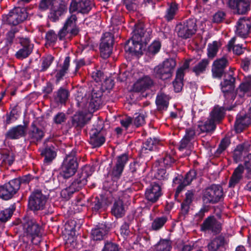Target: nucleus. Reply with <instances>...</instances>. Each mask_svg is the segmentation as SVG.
I'll use <instances>...</instances> for the list:
<instances>
[{
	"mask_svg": "<svg viewBox=\"0 0 251 251\" xmlns=\"http://www.w3.org/2000/svg\"><path fill=\"white\" fill-rule=\"evenodd\" d=\"M103 92L104 91L101 86H97L92 89L89 99L82 96H77L75 97L76 105L82 109L88 107L94 111L97 110L102 104L101 97Z\"/></svg>",
	"mask_w": 251,
	"mask_h": 251,
	"instance_id": "1",
	"label": "nucleus"
},
{
	"mask_svg": "<svg viewBox=\"0 0 251 251\" xmlns=\"http://www.w3.org/2000/svg\"><path fill=\"white\" fill-rule=\"evenodd\" d=\"M176 65L175 59H166L162 63L154 68L153 75L156 78L163 80H167L172 76Z\"/></svg>",
	"mask_w": 251,
	"mask_h": 251,
	"instance_id": "2",
	"label": "nucleus"
},
{
	"mask_svg": "<svg viewBox=\"0 0 251 251\" xmlns=\"http://www.w3.org/2000/svg\"><path fill=\"white\" fill-rule=\"evenodd\" d=\"M27 17L25 8L17 7L11 10L8 14L2 15V21L5 24L16 26L24 22Z\"/></svg>",
	"mask_w": 251,
	"mask_h": 251,
	"instance_id": "3",
	"label": "nucleus"
},
{
	"mask_svg": "<svg viewBox=\"0 0 251 251\" xmlns=\"http://www.w3.org/2000/svg\"><path fill=\"white\" fill-rule=\"evenodd\" d=\"M234 69L230 67L229 73H226L224 76V80L220 83L221 89L224 96L226 99H231L234 100L235 98V78L233 76Z\"/></svg>",
	"mask_w": 251,
	"mask_h": 251,
	"instance_id": "4",
	"label": "nucleus"
},
{
	"mask_svg": "<svg viewBox=\"0 0 251 251\" xmlns=\"http://www.w3.org/2000/svg\"><path fill=\"white\" fill-rule=\"evenodd\" d=\"M196 22L195 19L189 18L177 24L175 29L177 36L183 39L191 38L197 32Z\"/></svg>",
	"mask_w": 251,
	"mask_h": 251,
	"instance_id": "5",
	"label": "nucleus"
},
{
	"mask_svg": "<svg viewBox=\"0 0 251 251\" xmlns=\"http://www.w3.org/2000/svg\"><path fill=\"white\" fill-rule=\"evenodd\" d=\"M77 17L75 14H72L68 17L63 26L58 32V38L60 41L65 39L67 34H70L71 36H75L79 32V28L76 25Z\"/></svg>",
	"mask_w": 251,
	"mask_h": 251,
	"instance_id": "6",
	"label": "nucleus"
},
{
	"mask_svg": "<svg viewBox=\"0 0 251 251\" xmlns=\"http://www.w3.org/2000/svg\"><path fill=\"white\" fill-rule=\"evenodd\" d=\"M114 38L112 33L105 32L100 39L99 49L100 56L104 59L109 58L112 52Z\"/></svg>",
	"mask_w": 251,
	"mask_h": 251,
	"instance_id": "7",
	"label": "nucleus"
},
{
	"mask_svg": "<svg viewBox=\"0 0 251 251\" xmlns=\"http://www.w3.org/2000/svg\"><path fill=\"white\" fill-rule=\"evenodd\" d=\"M47 200V197L41 191L36 190L32 193L28 200V207L34 211L43 210Z\"/></svg>",
	"mask_w": 251,
	"mask_h": 251,
	"instance_id": "8",
	"label": "nucleus"
},
{
	"mask_svg": "<svg viewBox=\"0 0 251 251\" xmlns=\"http://www.w3.org/2000/svg\"><path fill=\"white\" fill-rule=\"evenodd\" d=\"M223 196L222 187L219 185L214 184L205 190L203 200L206 203H216L220 201Z\"/></svg>",
	"mask_w": 251,
	"mask_h": 251,
	"instance_id": "9",
	"label": "nucleus"
},
{
	"mask_svg": "<svg viewBox=\"0 0 251 251\" xmlns=\"http://www.w3.org/2000/svg\"><path fill=\"white\" fill-rule=\"evenodd\" d=\"M20 46L14 56L19 60L27 58L32 52L34 44L28 38H22L19 41Z\"/></svg>",
	"mask_w": 251,
	"mask_h": 251,
	"instance_id": "10",
	"label": "nucleus"
},
{
	"mask_svg": "<svg viewBox=\"0 0 251 251\" xmlns=\"http://www.w3.org/2000/svg\"><path fill=\"white\" fill-rule=\"evenodd\" d=\"M22 225L25 235L32 238L40 235L41 227L35 220L29 217H25L23 220Z\"/></svg>",
	"mask_w": 251,
	"mask_h": 251,
	"instance_id": "11",
	"label": "nucleus"
},
{
	"mask_svg": "<svg viewBox=\"0 0 251 251\" xmlns=\"http://www.w3.org/2000/svg\"><path fill=\"white\" fill-rule=\"evenodd\" d=\"M20 189V181L12 179L0 186V198L4 200L11 199Z\"/></svg>",
	"mask_w": 251,
	"mask_h": 251,
	"instance_id": "12",
	"label": "nucleus"
},
{
	"mask_svg": "<svg viewBox=\"0 0 251 251\" xmlns=\"http://www.w3.org/2000/svg\"><path fill=\"white\" fill-rule=\"evenodd\" d=\"M87 181L86 175L84 176L83 174H77L76 178L72 182L71 185L69 187L61 191V196L65 199L69 198L70 196L75 191H78L84 186L86 184Z\"/></svg>",
	"mask_w": 251,
	"mask_h": 251,
	"instance_id": "13",
	"label": "nucleus"
},
{
	"mask_svg": "<svg viewBox=\"0 0 251 251\" xmlns=\"http://www.w3.org/2000/svg\"><path fill=\"white\" fill-rule=\"evenodd\" d=\"M132 33L133 35L131 38L143 42L145 43V46L148 44L151 38V29H146L144 24L142 23L135 24Z\"/></svg>",
	"mask_w": 251,
	"mask_h": 251,
	"instance_id": "14",
	"label": "nucleus"
},
{
	"mask_svg": "<svg viewBox=\"0 0 251 251\" xmlns=\"http://www.w3.org/2000/svg\"><path fill=\"white\" fill-rule=\"evenodd\" d=\"M228 64L229 62L226 55L215 60L213 63L212 68L213 77L221 79L226 73H229V71H225V69Z\"/></svg>",
	"mask_w": 251,
	"mask_h": 251,
	"instance_id": "15",
	"label": "nucleus"
},
{
	"mask_svg": "<svg viewBox=\"0 0 251 251\" xmlns=\"http://www.w3.org/2000/svg\"><path fill=\"white\" fill-rule=\"evenodd\" d=\"M143 45H145L143 42L131 38L126 42L124 49L126 52L132 55L138 56L143 54Z\"/></svg>",
	"mask_w": 251,
	"mask_h": 251,
	"instance_id": "16",
	"label": "nucleus"
},
{
	"mask_svg": "<svg viewBox=\"0 0 251 251\" xmlns=\"http://www.w3.org/2000/svg\"><path fill=\"white\" fill-rule=\"evenodd\" d=\"M91 2L90 0H72L69 7V12H74L83 14L88 13L91 9Z\"/></svg>",
	"mask_w": 251,
	"mask_h": 251,
	"instance_id": "17",
	"label": "nucleus"
},
{
	"mask_svg": "<svg viewBox=\"0 0 251 251\" xmlns=\"http://www.w3.org/2000/svg\"><path fill=\"white\" fill-rule=\"evenodd\" d=\"M201 228L202 231L217 234L221 231L222 225L214 216H209L203 221Z\"/></svg>",
	"mask_w": 251,
	"mask_h": 251,
	"instance_id": "18",
	"label": "nucleus"
},
{
	"mask_svg": "<svg viewBox=\"0 0 251 251\" xmlns=\"http://www.w3.org/2000/svg\"><path fill=\"white\" fill-rule=\"evenodd\" d=\"M76 151L73 150L68 154L66 155V163L63 162L62 173H76L78 168V163L75 158Z\"/></svg>",
	"mask_w": 251,
	"mask_h": 251,
	"instance_id": "19",
	"label": "nucleus"
},
{
	"mask_svg": "<svg viewBox=\"0 0 251 251\" xmlns=\"http://www.w3.org/2000/svg\"><path fill=\"white\" fill-rule=\"evenodd\" d=\"M236 34L243 38H246L251 31V25L249 19L245 17L240 18L236 23Z\"/></svg>",
	"mask_w": 251,
	"mask_h": 251,
	"instance_id": "20",
	"label": "nucleus"
},
{
	"mask_svg": "<svg viewBox=\"0 0 251 251\" xmlns=\"http://www.w3.org/2000/svg\"><path fill=\"white\" fill-rule=\"evenodd\" d=\"M67 10V5L65 0H59L58 5L51 7L48 16L50 20L53 22L58 21L59 17Z\"/></svg>",
	"mask_w": 251,
	"mask_h": 251,
	"instance_id": "21",
	"label": "nucleus"
},
{
	"mask_svg": "<svg viewBox=\"0 0 251 251\" xmlns=\"http://www.w3.org/2000/svg\"><path fill=\"white\" fill-rule=\"evenodd\" d=\"M162 194L160 186L154 183L147 189L145 196L148 201L154 203L158 201Z\"/></svg>",
	"mask_w": 251,
	"mask_h": 251,
	"instance_id": "22",
	"label": "nucleus"
},
{
	"mask_svg": "<svg viewBox=\"0 0 251 251\" xmlns=\"http://www.w3.org/2000/svg\"><path fill=\"white\" fill-rule=\"evenodd\" d=\"M193 179L191 174H177V176L173 179V183L178 184L176 190V194L178 195L183 188L189 185Z\"/></svg>",
	"mask_w": 251,
	"mask_h": 251,
	"instance_id": "23",
	"label": "nucleus"
},
{
	"mask_svg": "<svg viewBox=\"0 0 251 251\" xmlns=\"http://www.w3.org/2000/svg\"><path fill=\"white\" fill-rule=\"evenodd\" d=\"M71 57L67 56L65 58L63 63L60 64V69L54 70L55 83L58 84L60 81L63 79V77L68 74L70 66Z\"/></svg>",
	"mask_w": 251,
	"mask_h": 251,
	"instance_id": "24",
	"label": "nucleus"
},
{
	"mask_svg": "<svg viewBox=\"0 0 251 251\" xmlns=\"http://www.w3.org/2000/svg\"><path fill=\"white\" fill-rule=\"evenodd\" d=\"M31 129L28 132V138L30 143L37 144L42 140L45 136L44 131L37 127L36 122H33L31 125Z\"/></svg>",
	"mask_w": 251,
	"mask_h": 251,
	"instance_id": "25",
	"label": "nucleus"
},
{
	"mask_svg": "<svg viewBox=\"0 0 251 251\" xmlns=\"http://www.w3.org/2000/svg\"><path fill=\"white\" fill-rule=\"evenodd\" d=\"M153 85V81L149 75H144L139 78L133 85V90L140 92L150 89Z\"/></svg>",
	"mask_w": 251,
	"mask_h": 251,
	"instance_id": "26",
	"label": "nucleus"
},
{
	"mask_svg": "<svg viewBox=\"0 0 251 251\" xmlns=\"http://www.w3.org/2000/svg\"><path fill=\"white\" fill-rule=\"evenodd\" d=\"M250 147L248 143H243L236 146L232 154L233 159L236 163L241 161L242 158L247 155Z\"/></svg>",
	"mask_w": 251,
	"mask_h": 251,
	"instance_id": "27",
	"label": "nucleus"
},
{
	"mask_svg": "<svg viewBox=\"0 0 251 251\" xmlns=\"http://www.w3.org/2000/svg\"><path fill=\"white\" fill-rule=\"evenodd\" d=\"M175 161V160L170 155L166 154L155 164V167H157V171L158 172H166L171 167L176 168V165L174 164Z\"/></svg>",
	"mask_w": 251,
	"mask_h": 251,
	"instance_id": "28",
	"label": "nucleus"
},
{
	"mask_svg": "<svg viewBox=\"0 0 251 251\" xmlns=\"http://www.w3.org/2000/svg\"><path fill=\"white\" fill-rule=\"evenodd\" d=\"M231 108H226L224 106L215 105L210 113V120L215 124H219L224 119L226 111L230 110Z\"/></svg>",
	"mask_w": 251,
	"mask_h": 251,
	"instance_id": "29",
	"label": "nucleus"
},
{
	"mask_svg": "<svg viewBox=\"0 0 251 251\" xmlns=\"http://www.w3.org/2000/svg\"><path fill=\"white\" fill-rule=\"evenodd\" d=\"M170 97L163 92L157 94L155 99L156 109L160 113L166 111L169 105Z\"/></svg>",
	"mask_w": 251,
	"mask_h": 251,
	"instance_id": "30",
	"label": "nucleus"
},
{
	"mask_svg": "<svg viewBox=\"0 0 251 251\" xmlns=\"http://www.w3.org/2000/svg\"><path fill=\"white\" fill-rule=\"evenodd\" d=\"M25 135V126L17 125L10 128L5 134L7 139H18Z\"/></svg>",
	"mask_w": 251,
	"mask_h": 251,
	"instance_id": "31",
	"label": "nucleus"
},
{
	"mask_svg": "<svg viewBox=\"0 0 251 251\" xmlns=\"http://www.w3.org/2000/svg\"><path fill=\"white\" fill-rule=\"evenodd\" d=\"M121 174H107L103 183V188L107 190L114 191L117 189L118 180Z\"/></svg>",
	"mask_w": 251,
	"mask_h": 251,
	"instance_id": "32",
	"label": "nucleus"
},
{
	"mask_svg": "<svg viewBox=\"0 0 251 251\" xmlns=\"http://www.w3.org/2000/svg\"><path fill=\"white\" fill-rule=\"evenodd\" d=\"M70 96L69 91L63 87H60L57 91L53 93V98L57 104H65Z\"/></svg>",
	"mask_w": 251,
	"mask_h": 251,
	"instance_id": "33",
	"label": "nucleus"
},
{
	"mask_svg": "<svg viewBox=\"0 0 251 251\" xmlns=\"http://www.w3.org/2000/svg\"><path fill=\"white\" fill-rule=\"evenodd\" d=\"M108 228L105 224H100L92 230L91 234L94 240H101L108 233Z\"/></svg>",
	"mask_w": 251,
	"mask_h": 251,
	"instance_id": "34",
	"label": "nucleus"
},
{
	"mask_svg": "<svg viewBox=\"0 0 251 251\" xmlns=\"http://www.w3.org/2000/svg\"><path fill=\"white\" fill-rule=\"evenodd\" d=\"M86 124V117L82 112L76 113L71 117V127L81 129Z\"/></svg>",
	"mask_w": 251,
	"mask_h": 251,
	"instance_id": "35",
	"label": "nucleus"
},
{
	"mask_svg": "<svg viewBox=\"0 0 251 251\" xmlns=\"http://www.w3.org/2000/svg\"><path fill=\"white\" fill-rule=\"evenodd\" d=\"M159 142V140L155 138L152 139L151 138H148L143 143L141 149L140 150V154L144 155V154L148 153V151H152L156 148V146Z\"/></svg>",
	"mask_w": 251,
	"mask_h": 251,
	"instance_id": "36",
	"label": "nucleus"
},
{
	"mask_svg": "<svg viewBox=\"0 0 251 251\" xmlns=\"http://www.w3.org/2000/svg\"><path fill=\"white\" fill-rule=\"evenodd\" d=\"M53 148L47 147L41 151V155L45 157L44 160V166L50 163L56 156V153L53 150Z\"/></svg>",
	"mask_w": 251,
	"mask_h": 251,
	"instance_id": "37",
	"label": "nucleus"
},
{
	"mask_svg": "<svg viewBox=\"0 0 251 251\" xmlns=\"http://www.w3.org/2000/svg\"><path fill=\"white\" fill-rule=\"evenodd\" d=\"M128 160V157L126 153H123L118 156L112 173H122Z\"/></svg>",
	"mask_w": 251,
	"mask_h": 251,
	"instance_id": "38",
	"label": "nucleus"
},
{
	"mask_svg": "<svg viewBox=\"0 0 251 251\" xmlns=\"http://www.w3.org/2000/svg\"><path fill=\"white\" fill-rule=\"evenodd\" d=\"M251 10L250 2L248 0H242L233 10L234 13L238 15H245Z\"/></svg>",
	"mask_w": 251,
	"mask_h": 251,
	"instance_id": "39",
	"label": "nucleus"
},
{
	"mask_svg": "<svg viewBox=\"0 0 251 251\" xmlns=\"http://www.w3.org/2000/svg\"><path fill=\"white\" fill-rule=\"evenodd\" d=\"M225 244V238L221 236H217L213 239L207 245L209 251H217L218 250Z\"/></svg>",
	"mask_w": 251,
	"mask_h": 251,
	"instance_id": "40",
	"label": "nucleus"
},
{
	"mask_svg": "<svg viewBox=\"0 0 251 251\" xmlns=\"http://www.w3.org/2000/svg\"><path fill=\"white\" fill-rule=\"evenodd\" d=\"M198 126L201 132L207 133L213 131L216 127V124L210 119L207 120L204 123L202 122L199 123Z\"/></svg>",
	"mask_w": 251,
	"mask_h": 251,
	"instance_id": "41",
	"label": "nucleus"
},
{
	"mask_svg": "<svg viewBox=\"0 0 251 251\" xmlns=\"http://www.w3.org/2000/svg\"><path fill=\"white\" fill-rule=\"evenodd\" d=\"M245 169L246 170L247 173H251V153L247 155L244 165L240 164L233 173H243Z\"/></svg>",
	"mask_w": 251,
	"mask_h": 251,
	"instance_id": "42",
	"label": "nucleus"
},
{
	"mask_svg": "<svg viewBox=\"0 0 251 251\" xmlns=\"http://www.w3.org/2000/svg\"><path fill=\"white\" fill-rule=\"evenodd\" d=\"M112 213L116 217H122L125 212L123 201L121 200L116 201L111 209Z\"/></svg>",
	"mask_w": 251,
	"mask_h": 251,
	"instance_id": "43",
	"label": "nucleus"
},
{
	"mask_svg": "<svg viewBox=\"0 0 251 251\" xmlns=\"http://www.w3.org/2000/svg\"><path fill=\"white\" fill-rule=\"evenodd\" d=\"M208 64V59H203L193 67L192 71L196 76H199L205 72Z\"/></svg>",
	"mask_w": 251,
	"mask_h": 251,
	"instance_id": "44",
	"label": "nucleus"
},
{
	"mask_svg": "<svg viewBox=\"0 0 251 251\" xmlns=\"http://www.w3.org/2000/svg\"><path fill=\"white\" fill-rule=\"evenodd\" d=\"M177 10L178 4L176 2H171L169 8L166 10L164 18L167 21H171L174 18Z\"/></svg>",
	"mask_w": 251,
	"mask_h": 251,
	"instance_id": "45",
	"label": "nucleus"
},
{
	"mask_svg": "<svg viewBox=\"0 0 251 251\" xmlns=\"http://www.w3.org/2000/svg\"><path fill=\"white\" fill-rule=\"evenodd\" d=\"M167 220L168 219L166 216L156 217L151 223V229L155 231L159 230L163 227Z\"/></svg>",
	"mask_w": 251,
	"mask_h": 251,
	"instance_id": "46",
	"label": "nucleus"
},
{
	"mask_svg": "<svg viewBox=\"0 0 251 251\" xmlns=\"http://www.w3.org/2000/svg\"><path fill=\"white\" fill-rule=\"evenodd\" d=\"M230 144V140L227 137H226L223 138L219 146L218 149L216 150L214 153V156L215 157H218L220 155L225 151L226 148L229 146Z\"/></svg>",
	"mask_w": 251,
	"mask_h": 251,
	"instance_id": "47",
	"label": "nucleus"
},
{
	"mask_svg": "<svg viewBox=\"0 0 251 251\" xmlns=\"http://www.w3.org/2000/svg\"><path fill=\"white\" fill-rule=\"evenodd\" d=\"M220 44L217 41H213L212 43H209L207 46V56L210 58H213L219 50Z\"/></svg>",
	"mask_w": 251,
	"mask_h": 251,
	"instance_id": "48",
	"label": "nucleus"
},
{
	"mask_svg": "<svg viewBox=\"0 0 251 251\" xmlns=\"http://www.w3.org/2000/svg\"><path fill=\"white\" fill-rule=\"evenodd\" d=\"M19 29L17 27L11 28L5 34V43L7 46H12L14 43L15 39V34L18 32Z\"/></svg>",
	"mask_w": 251,
	"mask_h": 251,
	"instance_id": "49",
	"label": "nucleus"
},
{
	"mask_svg": "<svg viewBox=\"0 0 251 251\" xmlns=\"http://www.w3.org/2000/svg\"><path fill=\"white\" fill-rule=\"evenodd\" d=\"M161 44L159 41H154L148 48L147 53L149 56H153L160 50Z\"/></svg>",
	"mask_w": 251,
	"mask_h": 251,
	"instance_id": "50",
	"label": "nucleus"
},
{
	"mask_svg": "<svg viewBox=\"0 0 251 251\" xmlns=\"http://www.w3.org/2000/svg\"><path fill=\"white\" fill-rule=\"evenodd\" d=\"M186 197L183 202L181 204L182 211L184 213H187L189 208V205L191 204L193 198V194L190 191L187 192L186 194Z\"/></svg>",
	"mask_w": 251,
	"mask_h": 251,
	"instance_id": "51",
	"label": "nucleus"
},
{
	"mask_svg": "<svg viewBox=\"0 0 251 251\" xmlns=\"http://www.w3.org/2000/svg\"><path fill=\"white\" fill-rule=\"evenodd\" d=\"M40 72H43L47 70L52 63L54 57L50 54L48 55L46 57H43Z\"/></svg>",
	"mask_w": 251,
	"mask_h": 251,
	"instance_id": "52",
	"label": "nucleus"
},
{
	"mask_svg": "<svg viewBox=\"0 0 251 251\" xmlns=\"http://www.w3.org/2000/svg\"><path fill=\"white\" fill-rule=\"evenodd\" d=\"M171 249V243L166 240H161L155 246V250L156 251H170Z\"/></svg>",
	"mask_w": 251,
	"mask_h": 251,
	"instance_id": "53",
	"label": "nucleus"
},
{
	"mask_svg": "<svg viewBox=\"0 0 251 251\" xmlns=\"http://www.w3.org/2000/svg\"><path fill=\"white\" fill-rule=\"evenodd\" d=\"M58 37V34H56L53 30H49L46 34L45 39L49 45H54Z\"/></svg>",
	"mask_w": 251,
	"mask_h": 251,
	"instance_id": "54",
	"label": "nucleus"
},
{
	"mask_svg": "<svg viewBox=\"0 0 251 251\" xmlns=\"http://www.w3.org/2000/svg\"><path fill=\"white\" fill-rule=\"evenodd\" d=\"M13 210L10 208H6L0 211V222L5 223L8 221L13 214Z\"/></svg>",
	"mask_w": 251,
	"mask_h": 251,
	"instance_id": "55",
	"label": "nucleus"
},
{
	"mask_svg": "<svg viewBox=\"0 0 251 251\" xmlns=\"http://www.w3.org/2000/svg\"><path fill=\"white\" fill-rule=\"evenodd\" d=\"M105 142V138L102 135H100L96 138L92 139H89V143L94 148H99L101 147Z\"/></svg>",
	"mask_w": 251,
	"mask_h": 251,
	"instance_id": "56",
	"label": "nucleus"
},
{
	"mask_svg": "<svg viewBox=\"0 0 251 251\" xmlns=\"http://www.w3.org/2000/svg\"><path fill=\"white\" fill-rule=\"evenodd\" d=\"M9 110L10 112L8 113L18 120L21 114V108L19 104L17 103L13 105H10Z\"/></svg>",
	"mask_w": 251,
	"mask_h": 251,
	"instance_id": "57",
	"label": "nucleus"
},
{
	"mask_svg": "<svg viewBox=\"0 0 251 251\" xmlns=\"http://www.w3.org/2000/svg\"><path fill=\"white\" fill-rule=\"evenodd\" d=\"M129 170L130 173H135L137 171H142L144 173L145 171V166L142 165L138 162H133L129 165Z\"/></svg>",
	"mask_w": 251,
	"mask_h": 251,
	"instance_id": "58",
	"label": "nucleus"
},
{
	"mask_svg": "<svg viewBox=\"0 0 251 251\" xmlns=\"http://www.w3.org/2000/svg\"><path fill=\"white\" fill-rule=\"evenodd\" d=\"M226 14L222 11H218L213 16L212 22L214 23L219 24L225 20Z\"/></svg>",
	"mask_w": 251,
	"mask_h": 251,
	"instance_id": "59",
	"label": "nucleus"
},
{
	"mask_svg": "<svg viewBox=\"0 0 251 251\" xmlns=\"http://www.w3.org/2000/svg\"><path fill=\"white\" fill-rule=\"evenodd\" d=\"M67 120L66 114L62 112L57 113L53 118V122L56 125H61Z\"/></svg>",
	"mask_w": 251,
	"mask_h": 251,
	"instance_id": "60",
	"label": "nucleus"
},
{
	"mask_svg": "<svg viewBox=\"0 0 251 251\" xmlns=\"http://www.w3.org/2000/svg\"><path fill=\"white\" fill-rule=\"evenodd\" d=\"M239 89L240 91L242 93V94H239V96L241 98L243 97L245 93L249 92H251V83L247 82L241 83L239 87Z\"/></svg>",
	"mask_w": 251,
	"mask_h": 251,
	"instance_id": "61",
	"label": "nucleus"
},
{
	"mask_svg": "<svg viewBox=\"0 0 251 251\" xmlns=\"http://www.w3.org/2000/svg\"><path fill=\"white\" fill-rule=\"evenodd\" d=\"M135 115L136 116L134 117L133 122L136 127H138L145 124V117L144 115L141 114H135Z\"/></svg>",
	"mask_w": 251,
	"mask_h": 251,
	"instance_id": "62",
	"label": "nucleus"
},
{
	"mask_svg": "<svg viewBox=\"0 0 251 251\" xmlns=\"http://www.w3.org/2000/svg\"><path fill=\"white\" fill-rule=\"evenodd\" d=\"M241 174H233L229 182V187H234L242 178Z\"/></svg>",
	"mask_w": 251,
	"mask_h": 251,
	"instance_id": "63",
	"label": "nucleus"
},
{
	"mask_svg": "<svg viewBox=\"0 0 251 251\" xmlns=\"http://www.w3.org/2000/svg\"><path fill=\"white\" fill-rule=\"evenodd\" d=\"M102 251H119V247L115 243L107 242L105 243Z\"/></svg>",
	"mask_w": 251,
	"mask_h": 251,
	"instance_id": "64",
	"label": "nucleus"
}]
</instances>
